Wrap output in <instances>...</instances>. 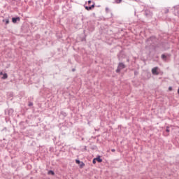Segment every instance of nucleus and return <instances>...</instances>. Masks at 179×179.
<instances>
[{"label": "nucleus", "mask_w": 179, "mask_h": 179, "mask_svg": "<svg viewBox=\"0 0 179 179\" xmlns=\"http://www.w3.org/2000/svg\"><path fill=\"white\" fill-rule=\"evenodd\" d=\"M124 69H125V64H124V63H119L116 72L119 73V72H121V70Z\"/></svg>", "instance_id": "obj_1"}, {"label": "nucleus", "mask_w": 179, "mask_h": 179, "mask_svg": "<svg viewBox=\"0 0 179 179\" xmlns=\"http://www.w3.org/2000/svg\"><path fill=\"white\" fill-rule=\"evenodd\" d=\"M152 75H159V67H155L152 69Z\"/></svg>", "instance_id": "obj_2"}, {"label": "nucleus", "mask_w": 179, "mask_h": 179, "mask_svg": "<svg viewBox=\"0 0 179 179\" xmlns=\"http://www.w3.org/2000/svg\"><path fill=\"white\" fill-rule=\"evenodd\" d=\"M20 22V17H13L12 18V22L13 23H16V22Z\"/></svg>", "instance_id": "obj_3"}, {"label": "nucleus", "mask_w": 179, "mask_h": 179, "mask_svg": "<svg viewBox=\"0 0 179 179\" xmlns=\"http://www.w3.org/2000/svg\"><path fill=\"white\" fill-rule=\"evenodd\" d=\"M175 13H177L178 15H179V6H177L176 7H175Z\"/></svg>", "instance_id": "obj_4"}, {"label": "nucleus", "mask_w": 179, "mask_h": 179, "mask_svg": "<svg viewBox=\"0 0 179 179\" xmlns=\"http://www.w3.org/2000/svg\"><path fill=\"white\" fill-rule=\"evenodd\" d=\"M95 160H96V162H98V163H101V162H103V159H101V158H100V157H97L96 158H95Z\"/></svg>", "instance_id": "obj_5"}, {"label": "nucleus", "mask_w": 179, "mask_h": 179, "mask_svg": "<svg viewBox=\"0 0 179 179\" xmlns=\"http://www.w3.org/2000/svg\"><path fill=\"white\" fill-rule=\"evenodd\" d=\"M2 79H8V74L7 73L3 74Z\"/></svg>", "instance_id": "obj_6"}, {"label": "nucleus", "mask_w": 179, "mask_h": 179, "mask_svg": "<svg viewBox=\"0 0 179 179\" xmlns=\"http://www.w3.org/2000/svg\"><path fill=\"white\" fill-rule=\"evenodd\" d=\"M79 164H80V169H83V167H85V163L80 162Z\"/></svg>", "instance_id": "obj_7"}, {"label": "nucleus", "mask_w": 179, "mask_h": 179, "mask_svg": "<svg viewBox=\"0 0 179 179\" xmlns=\"http://www.w3.org/2000/svg\"><path fill=\"white\" fill-rule=\"evenodd\" d=\"M85 9H86V10H92V7L85 6Z\"/></svg>", "instance_id": "obj_8"}, {"label": "nucleus", "mask_w": 179, "mask_h": 179, "mask_svg": "<svg viewBox=\"0 0 179 179\" xmlns=\"http://www.w3.org/2000/svg\"><path fill=\"white\" fill-rule=\"evenodd\" d=\"M115 1L117 3H121L122 2V0H115Z\"/></svg>", "instance_id": "obj_9"}, {"label": "nucleus", "mask_w": 179, "mask_h": 179, "mask_svg": "<svg viewBox=\"0 0 179 179\" xmlns=\"http://www.w3.org/2000/svg\"><path fill=\"white\" fill-rule=\"evenodd\" d=\"M48 174H52V176H54L55 173L52 171H49Z\"/></svg>", "instance_id": "obj_10"}, {"label": "nucleus", "mask_w": 179, "mask_h": 179, "mask_svg": "<svg viewBox=\"0 0 179 179\" xmlns=\"http://www.w3.org/2000/svg\"><path fill=\"white\" fill-rule=\"evenodd\" d=\"M76 163L77 164H80V161L78 160V159H76Z\"/></svg>", "instance_id": "obj_11"}, {"label": "nucleus", "mask_w": 179, "mask_h": 179, "mask_svg": "<svg viewBox=\"0 0 179 179\" xmlns=\"http://www.w3.org/2000/svg\"><path fill=\"white\" fill-rule=\"evenodd\" d=\"M162 59H166V55H162Z\"/></svg>", "instance_id": "obj_12"}, {"label": "nucleus", "mask_w": 179, "mask_h": 179, "mask_svg": "<svg viewBox=\"0 0 179 179\" xmlns=\"http://www.w3.org/2000/svg\"><path fill=\"white\" fill-rule=\"evenodd\" d=\"M94 6H95V4L94 3L91 6H90V8H91V9H93V8H94Z\"/></svg>", "instance_id": "obj_13"}, {"label": "nucleus", "mask_w": 179, "mask_h": 179, "mask_svg": "<svg viewBox=\"0 0 179 179\" xmlns=\"http://www.w3.org/2000/svg\"><path fill=\"white\" fill-rule=\"evenodd\" d=\"M93 164H96V158H94L92 161Z\"/></svg>", "instance_id": "obj_14"}, {"label": "nucleus", "mask_w": 179, "mask_h": 179, "mask_svg": "<svg viewBox=\"0 0 179 179\" xmlns=\"http://www.w3.org/2000/svg\"><path fill=\"white\" fill-rule=\"evenodd\" d=\"M8 23H9V20H6V24H8Z\"/></svg>", "instance_id": "obj_15"}, {"label": "nucleus", "mask_w": 179, "mask_h": 179, "mask_svg": "<svg viewBox=\"0 0 179 179\" xmlns=\"http://www.w3.org/2000/svg\"><path fill=\"white\" fill-rule=\"evenodd\" d=\"M92 3V1H88V5H90Z\"/></svg>", "instance_id": "obj_16"}, {"label": "nucleus", "mask_w": 179, "mask_h": 179, "mask_svg": "<svg viewBox=\"0 0 179 179\" xmlns=\"http://www.w3.org/2000/svg\"><path fill=\"white\" fill-rule=\"evenodd\" d=\"M29 106H33V103L30 102V103H29Z\"/></svg>", "instance_id": "obj_17"}, {"label": "nucleus", "mask_w": 179, "mask_h": 179, "mask_svg": "<svg viewBox=\"0 0 179 179\" xmlns=\"http://www.w3.org/2000/svg\"><path fill=\"white\" fill-rule=\"evenodd\" d=\"M166 132H170V130L169 129V128L166 129Z\"/></svg>", "instance_id": "obj_18"}, {"label": "nucleus", "mask_w": 179, "mask_h": 179, "mask_svg": "<svg viewBox=\"0 0 179 179\" xmlns=\"http://www.w3.org/2000/svg\"><path fill=\"white\" fill-rule=\"evenodd\" d=\"M169 89V90H170V91H171V90H172L171 87H170Z\"/></svg>", "instance_id": "obj_19"}, {"label": "nucleus", "mask_w": 179, "mask_h": 179, "mask_svg": "<svg viewBox=\"0 0 179 179\" xmlns=\"http://www.w3.org/2000/svg\"><path fill=\"white\" fill-rule=\"evenodd\" d=\"M111 151H112V152H115V149H113Z\"/></svg>", "instance_id": "obj_20"}, {"label": "nucleus", "mask_w": 179, "mask_h": 179, "mask_svg": "<svg viewBox=\"0 0 179 179\" xmlns=\"http://www.w3.org/2000/svg\"><path fill=\"white\" fill-rule=\"evenodd\" d=\"M0 75H3V72H1V73H0Z\"/></svg>", "instance_id": "obj_21"}]
</instances>
